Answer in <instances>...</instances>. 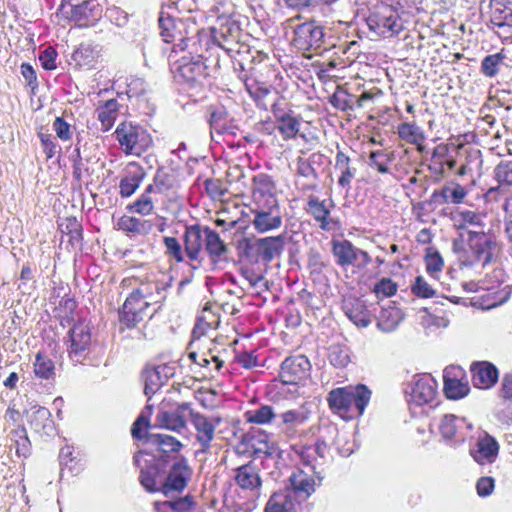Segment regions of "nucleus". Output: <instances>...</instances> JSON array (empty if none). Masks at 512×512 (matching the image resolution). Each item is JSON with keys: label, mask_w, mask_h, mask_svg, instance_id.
Listing matches in <instances>:
<instances>
[{"label": "nucleus", "mask_w": 512, "mask_h": 512, "mask_svg": "<svg viewBox=\"0 0 512 512\" xmlns=\"http://www.w3.org/2000/svg\"><path fill=\"white\" fill-rule=\"evenodd\" d=\"M119 104L116 99H110L100 104L97 108L98 120L101 122L102 130L108 131L118 116Z\"/></svg>", "instance_id": "obj_43"}, {"label": "nucleus", "mask_w": 512, "mask_h": 512, "mask_svg": "<svg viewBox=\"0 0 512 512\" xmlns=\"http://www.w3.org/2000/svg\"><path fill=\"white\" fill-rule=\"evenodd\" d=\"M202 59V54L190 59L184 56L177 69L179 77L191 85L201 83L207 76V66Z\"/></svg>", "instance_id": "obj_25"}, {"label": "nucleus", "mask_w": 512, "mask_h": 512, "mask_svg": "<svg viewBox=\"0 0 512 512\" xmlns=\"http://www.w3.org/2000/svg\"><path fill=\"white\" fill-rule=\"evenodd\" d=\"M153 192H148V187L140 195V197L129 206V209L143 216L150 215L154 209Z\"/></svg>", "instance_id": "obj_53"}, {"label": "nucleus", "mask_w": 512, "mask_h": 512, "mask_svg": "<svg viewBox=\"0 0 512 512\" xmlns=\"http://www.w3.org/2000/svg\"><path fill=\"white\" fill-rule=\"evenodd\" d=\"M242 29L235 21H227L219 29L213 30L212 41L223 49L229 56L240 54L243 48H248L241 43Z\"/></svg>", "instance_id": "obj_12"}, {"label": "nucleus", "mask_w": 512, "mask_h": 512, "mask_svg": "<svg viewBox=\"0 0 512 512\" xmlns=\"http://www.w3.org/2000/svg\"><path fill=\"white\" fill-rule=\"evenodd\" d=\"M242 274L257 294L269 289L268 281L264 276L256 274L252 270H244Z\"/></svg>", "instance_id": "obj_60"}, {"label": "nucleus", "mask_w": 512, "mask_h": 512, "mask_svg": "<svg viewBox=\"0 0 512 512\" xmlns=\"http://www.w3.org/2000/svg\"><path fill=\"white\" fill-rule=\"evenodd\" d=\"M234 480L242 490L251 492L252 497L257 498L259 496L262 481L259 470L253 462L235 469Z\"/></svg>", "instance_id": "obj_24"}, {"label": "nucleus", "mask_w": 512, "mask_h": 512, "mask_svg": "<svg viewBox=\"0 0 512 512\" xmlns=\"http://www.w3.org/2000/svg\"><path fill=\"white\" fill-rule=\"evenodd\" d=\"M311 364L304 355L287 357L281 364L280 379L284 384L299 385L310 376Z\"/></svg>", "instance_id": "obj_15"}, {"label": "nucleus", "mask_w": 512, "mask_h": 512, "mask_svg": "<svg viewBox=\"0 0 512 512\" xmlns=\"http://www.w3.org/2000/svg\"><path fill=\"white\" fill-rule=\"evenodd\" d=\"M450 370L444 371V392L449 399H460L466 396L470 390L467 382L455 377H450Z\"/></svg>", "instance_id": "obj_44"}, {"label": "nucleus", "mask_w": 512, "mask_h": 512, "mask_svg": "<svg viewBox=\"0 0 512 512\" xmlns=\"http://www.w3.org/2000/svg\"><path fill=\"white\" fill-rule=\"evenodd\" d=\"M117 227L126 233L134 235H146L152 230V223L133 216L124 215L119 218Z\"/></svg>", "instance_id": "obj_41"}, {"label": "nucleus", "mask_w": 512, "mask_h": 512, "mask_svg": "<svg viewBox=\"0 0 512 512\" xmlns=\"http://www.w3.org/2000/svg\"><path fill=\"white\" fill-rule=\"evenodd\" d=\"M330 103L342 111L354 109L353 97L345 91L334 93L330 98Z\"/></svg>", "instance_id": "obj_59"}, {"label": "nucleus", "mask_w": 512, "mask_h": 512, "mask_svg": "<svg viewBox=\"0 0 512 512\" xmlns=\"http://www.w3.org/2000/svg\"><path fill=\"white\" fill-rule=\"evenodd\" d=\"M472 383L480 389H488L494 386L498 380L497 368L490 362H477L471 365Z\"/></svg>", "instance_id": "obj_28"}, {"label": "nucleus", "mask_w": 512, "mask_h": 512, "mask_svg": "<svg viewBox=\"0 0 512 512\" xmlns=\"http://www.w3.org/2000/svg\"><path fill=\"white\" fill-rule=\"evenodd\" d=\"M97 52L90 44H81L72 54V59L77 66L90 69L94 66Z\"/></svg>", "instance_id": "obj_47"}, {"label": "nucleus", "mask_w": 512, "mask_h": 512, "mask_svg": "<svg viewBox=\"0 0 512 512\" xmlns=\"http://www.w3.org/2000/svg\"><path fill=\"white\" fill-rule=\"evenodd\" d=\"M193 503V498L187 495L175 500L156 502L155 510L157 512H186L192 507Z\"/></svg>", "instance_id": "obj_48"}, {"label": "nucleus", "mask_w": 512, "mask_h": 512, "mask_svg": "<svg viewBox=\"0 0 512 512\" xmlns=\"http://www.w3.org/2000/svg\"><path fill=\"white\" fill-rule=\"evenodd\" d=\"M25 415L31 428L40 435H50L54 431V422L51 412L42 406H33Z\"/></svg>", "instance_id": "obj_31"}, {"label": "nucleus", "mask_w": 512, "mask_h": 512, "mask_svg": "<svg viewBox=\"0 0 512 512\" xmlns=\"http://www.w3.org/2000/svg\"><path fill=\"white\" fill-rule=\"evenodd\" d=\"M436 388L437 383L431 375H415L405 388L409 406H422L431 403L436 397Z\"/></svg>", "instance_id": "obj_9"}, {"label": "nucleus", "mask_w": 512, "mask_h": 512, "mask_svg": "<svg viewBox=\"0 0 512 512\" xmlns=\"http://www.w3.org/2000/svg\"><path fill=\"white\" fill-rule=\"evenodd\" d=\"M34 373L39 378L49 379L54 374V363L39 352L34 362Z\"/></svg>", "instance_id": "obj_54"}, {"label": "nucleus", "mask_w": 512, "mask_h": 512, "mask_svg": "<svg viewBox=\"0 0 512 512\" xmlns=\"http://www.w3.org/2000/svg\"><path fill=\"white\" fill-rule=\"evenodd\" d=\"M206 234L204 227L192 225L184 233L185 254L191 261H200L202 248L205 244Z\"/></svg>", "instance_id": "obj_30"}, {"label": "nucleus", "mask_w": 512, "mask_h": 512, "mask_svg": "<svg viewBox=\"0 0 512 512\" xmlns=\"http://www.w3.org/2000/svg\"><path fill=\"white\" fill-rule=\"evenodd\" d=\"M236 450L239 454L261 458L262 456H271L274 452V446L269 441V435L265 431L250 429L241 436Z\"/></svg>", "instance_id": "obj_10"}, {"label": "nucleus", "mask_w": 512, "mask_h": 512, "mask_svg": "<svg viewBox=\"0 0 512 512\" xmlns=\"http://www.w3.org/2000/svg\"><path fill=\"white\" fill-rule=\"evenodd\" d=\"M211 132L215 131L219 134L226 133L230 129V115L226 108L222 105H212L208 109Z\"/></svg>", "instance_id": "obj_40"}, {"label": "nucleus", "mask_w": 512, "mask_h": 512, "mask_svg": "<svg viewBox=\"0 0 512 512\" xmlns=\"http://www.w3.org/2000/svg\"><path fill=\"white\" fill-rule=\"evenodd\" d=\"M292 41L298 50H318L324 42L323 28L314 21L299 24L294 29Z\"/></svg>", "instance_id": "obj_16"}, {"label": "nucleus", "mask_w": 512, "mask_h": 512, "mask_svg": "<svg viewBox=\"0 0 512 512\" xmlns=\"http://www.w3.org/2000/svg\"><path fill=\"white\" fill-rule=\"evenodd\" d=\"M321 481L322 478L314 472V467H311L309 471L298 469L290 475L289 485L284 491L300 505H309L307 500L315 492L316 486L321 484Z\"/></svg>", "instance_id": "obj_6"}, {"label": "nucleus", "mask_w": 512, "mask_h": 512, "mask_svg": "<svg viewBox=\"0 0 512 512\" xmlns=\"http://www.w3.org/2000/svg\"><path fill=\"white\" fill-rule=\"evenodd\" d=\"M397 291V285L390 278H382L374 287L377 297H390Z\"/></svg>", "instance_id": "obj_62"}, {"label": "nucleus", "mask_w": 512, "mask_h": 512, "mask_svg": "<svg viewBox=\"0 0 512 512\" xmlns=\"http://www.w3.org/2000/svg\"><path fill=\"white\" fill-rule=\"evenodd\" d=\"M277 129L284 139H293L300 130V121L295 116L288 118L285 122L278 124Z\"/></svg>", "instance_id": "obj_58"}, {"label": "nucleus", "mask_w": 512, "mask_h": 512, "mask_svg": "<svg viewBox=\"0 0 512 512\" xmlns=\"http://www.w3.org/2000/svg\"><path fill=\"white\" fill-rule=\"evenodd\" d=\"M244 416L249 423L263 425L271 423L276 414L271 406L262 405L257 409L247 411Z\"/></svg>", "instance_id": "obj_50"}, {"label": "nucleus", "mask_w": 512, "mask_h": 512, "mask_svg": "<svg viewBox=\"0 0 512 512\" xmlns=\"http://www.w3.org/2000/svg\"><path fill=\"white\" fill-rule=\"evenodd\" d=\"M472 425L464 418L453 414H445L441 417L438 429L441 436L451 444L463 443L469 435Z\"/></svg>", "instance_id": "obj_20"}, {"label": "nucleus", "mask_w": 512, "mask_h": 512, "mask_svg": "<svg viewBox=\"0 0 512 512\" xmlns=\"http://www.w3.org/2000/svg\"><path fill=\"white\" fill-rule=\"evenodd\" d=\"M505 56L502 53H496L484 57L481 62V72L486 77L492 78L499 72V65L504 60Z\"/></svg>", "instance_id": "obj_55"}, {"label": "nucleus", "mask_w": 512, "mask_h": 512, "mask_svg": "<svg viewBox=\"0 0 512 512\" xmlns=\"http://www.w3.org/2000/svg\"><path fill=\"white\" fill-rule=\"evenodd\" d=\"M101 9L99 5L96 3V0H87L83 1L79 5H75L71 7L70 17L72 20L76 22H80L82 20H89L90 18H95L100 15Z\"/></svg>", "instance_id": "obj_45"}, {"label": "nucleus", "mask_w": 512, "mask_h": 512, "mask_svg": "<svg viewBox=\"0 0 512 512\" xmlns=\"http://www.w3.org/2000/svg\"><path fill=\"white\" fill-rule=\"evenodd\" d=\"M280 205L276 185L272 178L264 173L253 177L251 207Z\"/></svg>", "instance_id": "obj_19"}, {"label": "nucleus", "mask_w": 512, "mask_h": 512, "mask_svg": "<svg viewBox=\"0 0 512 512\" xmlns=\"http://www.w3.org/2000/svg\"><path fill=\"white\" fill-rule=\"evenodd\" d=\"M398 136L413 145L418 147L419 151L423 150L422 143L426 137L424 131L414 122L401 123L397 128Z\"/></svg>", "instance_id": "obj_42"}, {"label": "nucleus", "mask_w": 512, "mask_h": 512, "mask_svg": "<svg viewBox=\"0 0 512 512\" xmlns=\"http://www.w3.org/2000/svg\"><path fill=\"white\" fill-rule=\"evenodd\" d=\"M328 359L334 367H345L350 362L348 348L342 344H332L328 348Z\"/></svg>", "instance_id": "obj_52"}, {"label": "nucleus", "mask_w": 512, "mask_h": 512, "mask_svg": "<svg viewBox=\"0 0 512 512\" xmlns=\"http://www.w3.org/2000/svg\"><path fill=\"white\" fill-rule=\"evenodd\" d=\"M470 454L479 465L492 464L499 454V444L494 437L486 432L479 435Z\"/></svg>", "instance_id": "obj_22"}, {"label": "nucleus", "mask_w": 512, "mask_h": 512, "mask_svg": "<svg viewBox=\"0 0 512 512\" xmlns=\"http://www.w3.org/2000/svg\"><path fill=\"white\" fill-rule=\"evenodd\" d=\"M331 252L335 263L341 268L351 266L357 270H364L372 262L368 252L356 247L347 239H333L331 242Z\"/></svg>", "instance_id": "obj_2"}, {"label": "nucleus", "mask_w": 512, "mask_h": 512, "mask_svg": "<svg viewBox=\"0 0 512 512\" xmlns=\"http://www.w3.org/2000/svg\"><path fill=\"white\" fill-rule=\"evenodd\" d=\"M77 308L76 301L71 297H63L58 307L56 308L57 317L60 319V324L65 327L74 321V312Z\"/></svg>", "instance_id": "obj_51"}, {"label": "nucleus", "mask_w": 512, "mask_h": 512, "mask_svg": "<svg viewBox=\"0 0 512 512\" xmlns=\"http://www.w3.org/2000/svg\"><path fill=\"white\" fill-rule=\"evenodd\" d=\"M149 308L150 305L147 302L129 295L119 311L120 330L125 328L133 329L144 321L145 318L152 317L153 313L149 314Z\"/></svg>", "instance_id": "obj_17"}, {"label": "nucleus", "mask_w": 512, "mask_h": 512, "mask_svg": "<svg viewBox=\"0 0 512 512\" xmlns=\"http://www.w3.org/2000/svg\"><path fill=\"white\" fill-rule=\"evenodd\" d=\"M115 136L126 154L139 155L151 144V136L146 129L131 122H123L115 130Z\"/></svg>", "instance_id": "obj_3"}, {"label": "nucleus", "mask_w": 512, "mask_h": 512, "mask_svg": "<svg viewBox=\"0 0 512 512\" xmlns=\"http://www.w3.org/2000/svg\"><path fill=\"white\" fill-rule=\"evenodd\" d=\"M283 431L288 437L300 435L299 428L309 419V412L304 407L287 410L280 414Z\"/></svg>", "instance_id": "obj_34"}, {"label": "nucleus", "mask_w": 512, "mask_h": 512, "mask_svg": "<svg viewBox=\"0 0 512 512\" xmlns=\"http://www.w3.org/2000/svg\"><path fill=\"white\" fill-rule=\"evenodd\" d=\"M167 366L146 367L142 373L144 393L149 398L168 380Z\"/></svg>", "instance_id": "obj_36"}, {"label": "nucleus", "mask_w": 512, "mask_h": 512, "mask_svg": "<svg viewBox=\"0 0 512 512\" xmlns=\"http://www.w3.org/2000/svg\"><path fill=\"white\" fill-rule=\"evenodd\" d=\"M219 324V319L208 307H205L202 311L201 316L193 329V336L200 337L206 331V329H215Z\"/></svg>", "instance_id": "obj_49"}, {"label": "nucleus", "mask_w": 512, "mask_h": 512, "mask_svg": "<svg viewBox=\"0 0 512 512\" xmlns=\"http://www.w3.org/2000/svg\"><path fill=\"white\" fill-rule=\"evenodd\" d=\"M204 233L206 234L204 244L205 250L210 257L211 262L213 264H217L227 253V246L222 241L219 234L209 227H204Z\"/></svg>", "instance_id": "obj_38"}, {"label": "nucleus", "mask_w": 512, "mask_h": 512, "mask_svg": "<svg viewBox=\"0 0 512 512\" xmlns=\"http://www.w3.org/2000/svg\"><path fill=\"white\" fill-rule=\"evenodd\" d=\"M412 293L419 298H431L436 294L433 286L423 277L417 276L411 285Z\"/></svg>", "instance_id": "obj_57"}, {"label": "nucleus", "mask_w": 512, "mask_h": 512, "mask_svg": "<svg viewBox=\"0 0 512 512\" xmlns=\"http://www.w3.org/2000/svg\"><path fill=\"white\" fill-rule=\"evenodd\" d=\"M158 23L163 40L167 43H174L173 51H184L190 46V42H192L193 46L196 45V41L193 38H186L184 36L185 23L181 19H176L161 12Z\"/></svg>", "instance_id": "obj_11"}, {"label": "nucleus", "mask_w": 512, "mask_h": 512, "mask_svg": "<svg viewBox=\"0 0 512 512\" xmlns=\"http://www.w3.org/2000/svg\"><path fill=\"white\" fill-rule=\"evenodd\" d=\"M144 169L136 162L127 165L125 175L119 183V193L121 197H130L140 186L145 178Z\"/></svg>", "instance_id": "obj_32"}, {"label": "nucleus", "mask_w": 512, "mask_h": 512, "mask_svg": "<svg viewBox=\"0 0 512 512\" xmlns=\"http://www.w3.org/2000/svg\"><path fill=\"white\" fill-rule=\"evenodd\" d=\"M310 505H300L284 490L275 492L268 500L265 512H309Z\"/></svg>", "instance_id": "obj_29"}, {"label": "nucleus", "mask_w": 512, "mask_h": 512, "mask_svg": "<svg viewBox=\"0 0 512 512\" xmlns=\"http://www.w3.org/2000/svg\"><path fill=\"white\" fill-rule=\"evenodd\" d=\"M371 398V391L362 384L333 389L328 394V403L332 410L362 415Z\"/></svg>", "instance_id": "obj_1"}, {"label": "nucleus", "mask_w": 512, "mask_h": 512, "mask_svg": "<svg viewBox=\"0 0 512 512\" xmlns=\"http://www.w3.org/2000/svg\"><path fill=\"white\" fill-rule=\"evenodd\" d=\"M467 243L473 257L468 261L470 265L475 262H481L483 265L491 262L496 249V241L492 236L484 232L469 231Z\"/></svg>", "instance_id": "obj_18"}, {"label": "nucleus", "mask_w": 512, "mask_h": 512, "mask_svg": "<svg viewBox=\"0 0 512 512\" xmlns=\"http://www.w3.org/2000/svg\"><path fill=\"white\" fill-rule=\"evenodd\" d=\"M177 185L176 174L174 171L166 168H159L153 179V183L149 184L148 192L154 194H165Z\"/></svg>", "instance_id": "obj_39"}, {"label": "nucleus", "mask_w": 512, "mask_h": 512, "mask_svg": "<svg viewBox=\"0 0 512 512\" xmlns=\"http://www.w3.org/2000/svg\"><path fill=\"white\" fill-rule=\"evenodd\" d=\"M392 158L384 150L370 152L369 166L377 169L379 173L387 174L390 172L388 164Z\"/></svg>", "instance_id": "obj_56"}, {"label": "nucleus", "mask_w": 512, "mask_h": 512, "mask_svg": "<svg viewBox=\"0 0 512 512\" xmlns=\"http://www.w3.org/2000/svg\"><path fill=\"white\" fill-rule=\"evenodd\" d=\"M495 175L499 182L512 185V161L501 162L495 169Z\"/></svg>", "instance_id": "obj_63"}, {"label": "nucleus", "mask_w": 512, "mask_h": 512, "mask_svg": "<svg viewBox=\"0 0 512 512\" xmlns=\"http://www.w3.org/2000/svg\"><path fill=\"white\" fill-rule=\"evenodd\" d=\"M342 309L345 315L357 327L365 328L371 323V313L365 302L359 298L348 296L343 299Z\"/></svg>", "instance_id": "obj_26"}, {"label": "nucleus", "mask_w": 512, "mask_h": 512, "mask_svg": "<svg viewBox=\"0 0 512 512\" xmlns=\"http://www.w3.org/2000/svg\"><path fill=\"white\" fill-rule=\"evenodd\" d=\"M149 420L142 413L133 424L131 433L135 439L144 440L147 444L157 447V449L166 454L169 452H178L182 448V444L176 438L161 433H153L148 431Z\"/></svg>", "instance_id": "obj_5"}, {"label": "nucleus", "mask_w": 512, "mask_h": 512, "mask_svg": "<svg viewBox=\"0 0 512 512\" xmlns=\"http://www.w3.org/2000/svg\"><path fill=\"white\" fill-rule=\"evenodd\" d=\"M501 392L504 403L510 408L509 418L512 419V374L503 377Z\"/></svg>", "instance_id": "obj_64"}, {"label": "nucleus", "mask_w": 512, "mask_h": 512, "mask_svg": "<svg viewBox=\"0 0 512 512\" xmlns=\"http://www.w3.org/2000/svg\"><path fill=\"white\" fill-rule=\"evenodd\" d=\"M306 212L318 223L321 230H331L332 220L330 218V207L326 200H320L315 195H310L307 199Z\"/></svg>", "instance_id": "obj_33"}, {"label": "nucleus", "mask_w": 512, "mask_h": 512, "mask_svg": "<svg viewBox=\"0 0 512 512\" xmlns=\"http://www.w3.org/2000/svg\"><path fill=\"white\" fill-rule=\"evenodd\" d=\"M253 229L261 234L278 230L283 224V212L280 205L250 208Z\"/></svg>", "instance_id": "obj_13"}, {"label": "nucleus", "mask_w": 512, "mask_h": 512, "mask_svg": "<svg viewBox=\"0 0 512 512\" xmlns=\"http://www.w3.org/2000/svg\"><path fill=\"white\" fill-rule=\"evenodd\" d=\"M401 320L402 313L398 308H383L379 314L377 326L384 332H391L397 328Z\"/></svg>", "instance_id": "obj_46"}, {"label": "nucleus", "mask_w": 512, "mask_h": 512, "mask_svg": "<svg viewBox=\"0 0 512 512\" xmlns=\"http://www.w3.org/2000/svg\"><path fill=\"white\" fill-rule=\"evenodd\" d=\"M467 196L464 186L456 182H448L431 195V202L442 206L445 204H461Z\"/></svg>", "instance_id": "obj_27"}, {"label": "nucleus", "mask_w": 512, "mask_h": 512, "mask_svg": "<svg viewBox=\"0 0 512 512\" xmlns=\"http://www.w3.org/2000/svg\"><path fill=\"white\" fill-rule=\"evenodd\" d=\"M287 240L286 234H280L274 237H265L256 240L249 249L256 254V260L270 262L279 257L284 249Z\"/></svg>", "instance_id": "obj_21"}, {"label": "nucleus", "mask_w": 512, "mask_h": 512, "mask_svg": "<svg viewBox=\"0 0 512 512\" xmlns=\"http://www.w3.org/2000/svg\"><path fill=\"white\" fill-rule=\"evenodd\" d=\"M145 452L139 451L133 457L134 464L140 468V483L148 492H155L161 490V487H157L156 475L158 473L157 468L154 465H148L149 460L144 459L145 465H142Z\"/></svg>", "instance_id": "obj_37"}, {"label": "nucleus", "mask_w": 512, "mask_h": 512, "mask_svg": "<svg viewBox=\"0 0 512 512\" xmlns=\"http://www.w3.org/2000/svg\"><path fill=\"white\" fill-rule=\"evenodd\" d=\"M367 25L371 31L382 37L397 35L403 24L397 11L390 5H378L368 16Z\"/></svg>", "instance_id": "obj_4"}, {"label": "nucleus", "mask_w": 512, "mask_h": 512, "mask_svg": "<svg viewBox=\"0 0 512 512\" xmlns=\"http://www.w3.org/2000/svg\"><path fill=\"white\" fill-rule=\"evenodd\" d=\"M163 241L166 248V254L169 257L174 258L177 262L184 261L182 246L175 237H165Z\"/></svg>", "instance_id": "obj_61"}, {"label": "nucleus", "mask_w": 512, "mask_h": 512, "mask_svg": "<svg viewBox=\"0 0 512 512\" xmlns=\"http://www.w3.org/2000/svg\"><path fill=\"white\" fill-rule=\"evenodd\" d=\"M69 357L74 361L81 363L90 353L92 345V335L90 322L86 319H80L69 330Z\"/></svg>", "instance_id": "obj_7"}, {"label": "nucleus", "mask_w": 512, "mask_h": 512, "mask_svg": "<svg viewBox=\"0 0 512 512\" xmlns=\"http://www.w3.org/2000/svg\"><path fill=\"white\" fill-rule=\"evenodd\" d=\"M191 476L192 469L188 461L184 457H174L169 467L167 477L161 484V491L165 495H169L173 492L180 493L186 488Z\"/></svg>", "instance_id": "obj_14"}, {"label": "nucleus", "mask_w": 512, "mask_h": 512, "mask_svg": "<svg viewBox=\"0 0 512 512\" xmlns=\"http://www.w3.org/2000/svg\"><path fill=\"white\" fill-rule=\"evenodd\" d=\"M167 284L160 282H144L137 288L133 289L130 295L135 298L147 302L148 305H153L165 299V289Z\"/></svg>", "instance_id": "obj_35"}, {"label": "nucleus", "mask_w": 512, "mask_h": 512, "mask_svg": "<svg viewBox=\"0 0 512 512\" xmlns=\"http://www.w3.org/2000/svg\"><path fill=\"white\" fill-rule=\"evenodd\" d=\"M189 417L191 425L195 430L196 443L200 447L196 454L207 453L211 448L212 441L215 438V430L221 423V418L208 417L193 409L189 410Z\"/></svg>", "instance_id": "obj_8"}, {"label": "nucleus", "mask_w": 512, "mask_h": 512, "mask_svg": "<svg viewBox=\"0 0 512 512\" xmlns=\"http://www.w3.org/2000/svg\"><path fill=\"white\" fill-rule=\"evenodd\" d=\"M192 410L189 403H182L173 411H159L156 416V426L180 433L186 429V413Z\"/></svg>", "instance_id": "obj_23"}]
</instances>
